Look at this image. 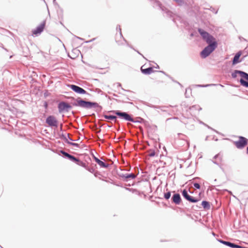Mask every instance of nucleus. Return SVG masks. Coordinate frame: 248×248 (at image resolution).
<instances>
[{"instance_id": "f257e3e1", "label": "nucleus", "mask_w": 248, "mask_h": 248, "mask_svg": "<svg viewBox=\"0 0 248 248\" xmlns=\"http://www.w3.org/2000/svg\"><path fill=\"white\" fill-rule=\"evenodd\" d=\"M198 31L202 39L208 44L201 52V57L202 58H205L209 56L217 47V43L213 36L204 30L199 28Z\"/></svg>"}, {"instance_id": "f03ea898", "label": "nucleus", "mask_w": 248, "mask_h": 248, "mask_svg": "<svg viewBox=\"0 0 248 248\" xmlns=\"http://www.w3.org/2000/svg\"><path fill=\"white\" fill-rule=\"evenodd\" d=\"M70 98L74 101V102L72 103L73 106L79 107L86 109L96 108V111H101L102 109V107L96 102L86 101L79 97L77 98L71 97Z\"/></svg>"}, {"instance_id": "7ed1b4c3", "label": "nucleus", "mask_w": 248, "mask_h": 248, "mask_svg": "<svg viewBox=\"0 0 248 248\" xmlns=\"http://www.w3.org/2000/svg\"><path fill=\"white\" fill-rule=\"evenodd\" d=\"M237 74H239L242 78L239 80L240 84L243 87L248 88V74L243 71L235 70L232 73V78H236Z\"/></svg>"}, {"instance_id": "20e7f679", "label": "nucleus", "mask_w": 248, "mask_h": 248, "mask_svg": "<svg viewBox=\"0 0 248 248\" xmlns=\"http://www.w3.org/2000/svg\"><path fill=\"white\" fill-rule=\"evenodd\" d=\"M111 112L116 115L118 117L121 119L134 123L141 122L140 120H135L134 119L132 118V115L129 114L126 112H124L120 110H112Z\"/></svg>"}, {"instance_id": "39448f33", "label": "nucleus", "mask_w": 248, "mask_h": 248, "mask_svg": "<svg viewBox=\"0 0 248 248\" xmlns=\"http://www.w3.org/2000/svg\"><path fill=\"white\" fill-rule=\"evenodd\" d=\"M72 108L71 105L64 101H61L58 104V111L60 113L67 112Z\"/></svg>"}, {"instance_id": "423d86ee", "label": "nucleus", "mask_w": 248, "mask_h": 248, "mask_svg": "<svg viewBox=\"0 0 248 248\" xmlns=\"http://www.w3.org/2000/svg\"><path fill=\"white\" fill-rule=\"evenodd\" d=\"M248 140L246 138L240 136L239 140L234 141V144L238 149L244 148L248 144Z\"/></svg>"}, {"instance_id": "0eeeda50", "label": "nucleus", "mask_w": 248, "mask_h": 248, "mask_svg": "<svg viewBox=\"0 0 248 248\" xmlns=\"http://www.w3.org/2000/svg\"><path fill=\"white\" fill-rule=\"evenodd\" d=\"M182 195L186 200L190 202L196 203L200 200L199 198H195L189 195L187 190L185 189L182 191Z\"/></svg>"}, {"instance_id": "6e6552de", "label": "nucleus", "mask_w": 248, "mask_h": 248, "mask_svg": "<svg viewBox=\"0 0 248 248\" xmlns=\"http://www.w3.org/2000/svg\"><path fill=\"white\" fill-rule=\"evenodd\" d=\"M46 123L50 127H57L58 126V121L53 115L47 116L46 120Z\"/></svg>"}, {"instance_id": "1a4fd4ad", "label": "nucleus", "mask_w": 248, "mask_h": 248, "mask_svg": "<svg viewBox=\"0 0 248 248\" xmlns=\"http://www.w3.org/2000/svg\"><path fill=\"white\" fill-rule=\"evenodd\" d=\"M68 87L75 93L79 94H88L82 88L74 84H69Z\"/></svg>"}, {"instance_id": "9d476101", "label": "nucleus", "mask_w": 248, "mask_h": 248, "mask_svg": "<svg viewBox=\"0 0 248 248\" xmlns=\"http://www.w3.org/2000/svg\"><path fill=\"white\" fill-rule=\"evenodd\" d=\"M45 25L46 20H44L32 31V33L35 35L40 34L43 31Z\"/></svg>"}, {"instance_id": "9b49d317", "label": "nucleus", "mask_w": 248, "mask_h": 248, "mask_svg": "<svg viewBox=\"0 0 248 248\" xmlns=\"http://www.w3.org/2000/svg\"><path fill=\"white\" fill-rule=\"evenodd\" d=\"M60 153L63 155V157L69 159L70 161L76 163L78 161V158L67 153L63 150H61Z\"/></svg>"}, {"instance_id": "f8f14e48", "label": "nucleus", "mask_w": 248, "mask_h": 248, "mask_svg": "<svg viewBox=\"0 0 248 248\" xmlns=\"http://www.w3.org/2000/svg\"><path fill=\"white\" fill-rule=\"evenodd\" d=\"M173 192L174 194L171 198L172 202L176 205H179L182 201L180 195L179 193H176L175 191H173Z\"/></svg>"}, {"instance_id": "ddd939ff", "label": "nucleus", "mask_w": 248, "mask_h": 248, "mask_svg": "<svg viewBox=\"0 0 248 248\" xmlns=\"http://www.w3.org/2000/svg\"><path fill=\"white\" fill-rule=\"evenodd\" d=\"M119 176L123 179L124 181H127L129 179H134L136 178L137 175L131 173L120 174Z\"/></svg>"}, {"instance_id": "4468645a", "label": "nucleus", "mask_w": 248, "mask_h": 248, "mask_svg": "<svg viewBox=\"0 0 248 248\" xmlns=\"http://www.w3.org/2000/svg\"><path fill=\"white\" fill-rule=\"evenodd\" d=\"M242 54L241 51H239L234 55L232 60V65H235L236 64L240 63L241 61L239 60L240 57Z\"/></svg>"}, {"instance_id": "2eb2a0df", "label": "nucleus", "mask_w": 248, "mask_h": 248, "mask_svg": "<svg viewBox=\"0 0 248 248\" xmlns=\"http://www.w3.org/2000/svg\"><path fill=\"white\" fill-rule=\"evenodd\" d=\"M141 71L145 75H149L154 72V70L152 67H149L146 69H143L142 67H141Z\"/></svg>"}, {"instance_id": "dca6fc26", "label": "nucleus", "mask_w": 248, "mask_h": 248, "mask_svg": "<svg viewBox=\"0 0 248 248\" xmlns=\"http://www.w3.org/2000/svg\"><path fill=\"white\" fill-rule=\"evenodd\" d=\"M104 117L106 119H108L110 120H113L114 121L115 123H118L117 121V116L115 115H104Z\"/></svg>"}, {"instance_id": "f3484780", "label": "nucleus", "mask_w": 248, "mask_h": 248, "mask_svg": "<svg viewBox=\"0 0 248 248\" xmlns=\"http://www.w3.org/2000/svg\"><path fill=\"white\" fill-rule=\"evenodd\" d=\"M97 163L98 164V165H99V166L101 168H108L109 166V165L108 164L106 163L100 159L98 161Z\"/></svg>"}, {"instance_id": "a211bd4d", "label": "nucleus", "mask_w": 248, "mask_h": 248, "mask_svg": "<svg viewBox=\"0 0 248 248\" xmlns=\"http://www.w3.org/2000/svg\"><path fill=\"white\" fill-rule=\"evenodd\" d=\"M201 205L203 207V208L205 209H209L210 208V205L209 202L206 201H203L202 202Z\"/></svg>"}, {"instance_id": "6ab92c4d", "label": "nucleus", "mask_w": 248, "mask_h": 248, "mask_svg": "<svg viewBox=\"0 0 248 248\" xmlns=\"http://www.w3.org/2000/svg\"><path fill=\"white\" fill-rule=\"evenodd\" d=\"M189 109L191 112H193L195 110H202V108H201L199 105H193L189 108Z\"/></svg>"}, {"instance_id": "aec40b11", "label": "nucleus", "mask_w": 248, "mask_h": 248, "mask_svg": "<svg viewBox=\"0 0 248 248\" xmlns=\"http://www.w3.org/2000/svg\"><path fill=\"white\" fill-rule=\"evenodd\" d=\"M220 86L222 87H223L224 86L220 84H206V85H198L197 86L200 87H206L209 86Z\"/></svg>"}, {"instance_id": "412c9836", "label": "nucleus", "mask_w": 248, "mask_h": 248, "mask_svg": "<svg viewBox=\"0 0 248 248\" xmlns=\"http://www.w3.org/2000/svg\"><path fill=\"white\" fill-rule=\"evenodd\" d=\"M76 163L77 164H78V165L84 168L85 169H86V168L87 167V165H86V164L85 163H84L83 161L79 160L78 158V161H77V162Z\"/></svg>"}, {"instance_id": "4be33fe9", "label": "nucleus", "mask_w": 248, "mask_h": 248, "mask_svg": "<svg viewBox=\"0 0 248 248\" xmlns=\"http://www.w3.org/2000/svg\"><path fill=\"white\" fill-rule=\"evenodd\" d=\"M158 5L159 6L160 9L162 11H165L166 13L168 15L170 16V14L171 13L170 11L169 10L166 9L165 8L162 7L160 3H158Z\"/></svg>"}, {"instance_id": "5701e85b", "label": "nucleus", "mask_w": 248, "mask_h": 248, "mask_svg": "<svg viewBox=\"0 0 248 248\" xmlns=\"http://www.w3.org/2000/svg\"><path fill=\"white\" fill-rule=\"evenodd\" d=\"M217 159L219 160V162H221L222 160V156H221L219 154H217L216 155H215L214 156L213 160H217Z\"/></svg>"}, {"instance_id": "b1692460", "label": "nucleus", "mask_w": 248, "mask_h": 248, "mask_svg": "<svg viewBox=\"0 0 248 248\" xmlns=\"http://www.w3.org/2000/svg\"><path fill=\"white\" fill-rule=\"evenodd\" d=\"M116 30L117 31H119L120 36L121 37H122L124 39V40L126 42V40L123 36L120 25H118L117 26Z\"/></svg>"}, {"instance_id": "393cba45", "label": "nucleus", "mask_w": 248, "mask_h": 248, "mask_svg": "<svg viewBox=\"0 0 248 248\" xmlns=\"http://www.w3.org/2000/svg\"><path fill=\"white\" fill-rule=\"evenodd\" d=\"M153 108H158L163 111H165V108H167L166 106H153Z\"/></svg>"}, {"instance_id": "a878e982", "label": "nucleus", "mask_w": 248, "mask_h": 248, "mask_svg": "<svg viewBox=\"0 0 248 248\" xmlns=\"http://www.w3.org/2000/svg\"><path fill=\"white\" fill-rule=\"evenodd\" d=\"M171 196V192L168 191L167 193H165L164 194V197L166 200H169Z\"/></svg>"}, {"instance_id": "bb28decb", "label": "nucleus", "mask_w": 248, "mask_h": 248, "mask_svg": "<svg viewBox=\"0 0 248 248\" xmlns=\"http://www.w3.org/2000/svg\"><path fill=\"white\" fill-rule=\"evenodd\" d=\"M212 162L213 163H214L215 164H216L217 165V166H218L221 169H222V167H221V166L220 165V162H219V160L217 159V160H212Z\"/></svg>"}, {"instance_id": "cd10ccee", "label": "nucleus", "mask_w": 248, "mask_h": 248, "mask_svg": "<svg viewBox=\"0 0 248 248\" xmlns=\"http://www.w3.org/2000/svg\"><path fill=\"white\" fill-rule=\"evenodd\" d=\"M67 143H68V144H70L71 145H72L74 147H76L78 148L79 147V145L77 143L72 142L68 141H67Z\"/></svg>"}, {"instance_id": "c85d7f7f", "label": "nucleus", "mask_w": 248, "mask_h": 248, "mask_svg": "<svg viewBox=\"0 0 248 248\" xmlns=\"http://www.w3.org/2000/svg\"><path fill=\"white\" fill-rule=\"evenodd\" d=\"M155 152L154 150H150L149 151V155L151 157H153L155 155Z\"/></svg>"}, {"instance_id": "c756f323", "label": "nucleus", "mask_w": 248, "mask_h": 248, "mask_svg": "<svg viewBox=\"0 0 248 248\" xmlns=\"http://www.w3.org/2000/svg\"><path fill=\"white\" fill-rule=\"evenodd\" d=\"M85 169L91 173H93V172L94 171V170L93 168H90V167H88L87 166Z\"/></svg>"}, {"instance_id": "7c9ffc66", "label": "nucleus", "mask_w": 248, "mask_h": 248, "mask_svg": "<svg viewBox=\"0 0 248 248\" xmlns=\"http://www.w3.org/2000/svg\"><path fill=\"white\" fill-rule=\"evenodd\" d=\"M193 186H194V187L196 189H199L201 188L200 185L198 183H194L193 184Z\"/></svg>"}, {"instance_id": "2f4dec72", "label": "nucleus", "mask_w": 248, "mask_h": 248, "mask_svg": "<svg viewBox=\"0 0 248 248\" xmlns=\"http://www.w3.org/2000/svg\"><path fill=\"white\" fill-rule=\"evenodd\" d=\"M62 138L64 140L65 142H67L68 141L67 139L66 138V136L64 134L62 135Z\"/></svg>"}, {"instance_id": "473e14b6", "label": "nucleus", "mask_w": 248, "mask_h": 248, "mask_svg": "<svg viewBox=\"0 0 248 248\" xmlns=\"http://www.w3.org/2000/svg\"><path fill=\"white\" fill-rule=\"evenodd\" d=\"M93 158L94 160V161L97 163L98 162V161L99 160V159H98L97 157H96L93 155Z\"/></svg>"}, {"instance_id": "72a5a7b5", "label": "nucleus", "mask_w": 248, "mask_h": 248, "mask_svg": "<svg viewBox=\"0 0 248 248\" xmlns=\"http://www.w3.org/2000/svg\"><path fill=\"white\" fill-rule=\"evenodd\" d=\"M95 40V38H93L92 39H91L90 40L86 41L85 43H89L93 42V41H94Z\"/></svg>"}, {"instance_id": "f704fd0d", "label": "nucleus", "mask_w": 248, "mask_h": 248, "mask_svg": "<svg viewBox=\"0 0 248 248\" xmlns=\"http://www.w3.org/2000/svg\"><path fill=\"white\" fill-rule=\"evenodd\" d=\"M174 0L179 3H181L183 2V0Z\"/></svg>"}, {"instance_id": "c9c22d12", "label": "nucleus", "mask_w": 248, "mask_h": 248, "mask_svg": "<svg viewBox=\"0 0 248 248\" xmlns=\"http://www.w3.org/2000/svg\"><path fill=\"white\" fill-rule=\"evenodd\" d=\"M44 106L46 108H47V106H48V104L46 102H45L44 103Z\"/></svg>"}, {"instance_id": "e433bc0d", "label": "nucleus", "mask_w": 248, "mask_h": 248, "mask_svg": "<svg viewBox=\"0 0 248 248\" xmlns=\"http://www.w3.org/2000/svg\"><path fill=\"white\" fill-rule=\"evenodd\" d=\"M68 139L71 140V141H75V140H73L72 139H71L70 137V135L69 134H68Z\"/></svg>"}, {"instance_id": "4c0bfd02", "label": "nucleus", "mask_w": 248, "mask_h": 248, "mask_svg": "<svg viewBox=\"0 0 248 248\" xmlns=\"http://www.w3.org/2000/svg\"><path fill=\"white\" fill-rule=\"evenodd\" d=\"M173 80V81H174V82L177 83V84H178L181 87H182V84L181 83H180L179 82L176 81H174V80Z\"/></svg>"}, {"instance_id": "58836bf2", "label": "nucleus", "mask_w": 248, "mask_h": 248, "mask_svg": "<svg viewBox=\"0 0 248 248\" xmlns=\"http://www.w3.org/2000/svg\"><path fill=\"white\" fill-rule=\"evenodd\" d=\"M125 189H126L128 191H131L132 190H133L132 188H127V187H125Z\"/></svg>"}, {"instance_id": "ea45409f", "label": "nucleus", "mask_w": 248, "mask_h": 248, "mask_svg": "<svg viewBox=\"0 0 248 248\" xmlns=\"http://www.w3.org/2000/svg\"><path fill=\"white\" fill-rule=\"evenodd\" d=\"M134 50H135L136 51V50L135 49ZM136 51L138 53H139L140 55H141L143 58H144V56H143V55H142L139 51L136 50Z\"/></svg>"}, {"instance_id": "a19ab883", "label": "nucleus", "mask_w": 248, "mask_h": 248, "mask_svg": "<svg viewBox=\"0 0 248 248\" xmlns=\"http://www.w3.org/2000/svg\"><path fill=\"white\" fill-rule=\"evenodd\" d=\"M226 191H228V192L229 194H232V192H231V191H229V190H226Z\"/></svg>"}, {"instance_id": "79ce46f5", "label": "nucleus", "mask_w": 248, "mask_h": 248, "mask_svg": "<svg viewBox=\"0 0 248 248\" xmlns=\"http://www.w3.org/2000/svg\"><path fill=\"white\" fill-rule=\"evenodd\" d=\"M207 126V127L209 129H212V130H214L212 128H211V127H210L208 125H206Z\"/></svg>"}, {"instance_id": "37998d69", "label": "nucleus", "mask_w": 248, "mask_h": 248, "mask_svg": "<svg viewBox=\"0 0 248 248\" xmlns=\"http://www.w3.org/2000/svg\"><path fill=\"white\" fill-rule=\"evenodd\" d=\"M76 37H77V38L79 39L83 40V39H82V38H80V37H78V36H77Z\"/></svg>"}, {"instance_id": "c03bdc74", "label": "nucleus", "mask_w": 248, "mask_h": 248, "mask_svg": "<svg viewBox=\"0 0 248 248\" xmlns=\"http://www.w3.org/2000/svg\"><path fill=\"white\" fill-rule=\"evenodd\" d=\"M196 207L197 208H201V207H200V206H198V205H196Z\"/></svg>"}, {"instance_id": "a18cd8bd", "label": "nucleus", "mask_w": 248, "mask_h": 248, "mask_svg": "<svg viewBox=\"0 0 248 248\" xmlns=\"http://www.w3.org/2000/svg\"><path fill=\"white\" fill-rule=\"evenodd\" d=\"M247 154H248V146L247 148Z\"/></svg>"}, {"instance_id": "49530a36", "label": "nucleus", "mask_w": 248, "mask_h": 248, "mask_svg": "<svg viewBox=\"0 0 248 248\" xmlns=\"http://www.w3.org/2000/svg\"><path fill=\"white\" fill-rule=\"evenodd\" d=\"M127 46H129V44H127ZM130 46L131 48H133V49H134L133 48V47H132V46Z\"/></svg>"}, {"instance_id": "de8ad7c7", "label": "nucleus", "mask_w": 248, "mask_h": 248, "mask_svg": "<svg viewBox=\"0 0 248 248\" xmlns=\"http://www.w3.org/2000/svg\"><path fill=\"white\" fill-rule=\"evenodd\" d=\"M212 234H213L214 236H215V235H216V234H215V233L214 232H212Z\"/></svg>"}, {"instance_id": "09e8293b", "label": "nucleus", "mask_w": 248, "mask_h": 248, "mask_svg": "<svg viewBox=\"0 0 248 248\" xmlns=\"http://www.w3.org/2000/svg\"><path fill=\"white\" fill-rule=\"evenodd\" d=\"M138 119H140V120H142V119H141V118L139 117V118H138Z\"/></svg>"}, {"instance_id": "8fccbe9b", "label": "nucleus", "mask_w": 248, "mask_h": 248, "mask_svg": "<svg viewBox=\"0 0 248 248\" xmlns=\"http://www.w3.org/2000/svg\"><path fill=\"white\" fill-rule=\"evenodd\" d=\"M159 72H162V73H164V74H165V73L164 72H163V71H159Z\"/></svg>"}, {"instance_id": "3c124183", "label": "nucleus", "mask_w": 248, "mask_h": 248, "mask_svg": "<svg viewBox=\"0 0 248 248\" xmlns=\"http://www.w3.org/2000/svg\"><path fill=\"white\" fill-rule=\"evenodd\" d=\"M55 1H56V0H53V3H55Z\"/></svg>"}, {"instance_id": "603ef678", "label": "nucleus", "mask_w": 248, "mask_h": 248, "mask_svg": "<svg viewBox=\"0 0 248 248\" xmlns=\"http://www.w3.org/2000/svg\"><path fill=\"white\" fill-rule=\"evenodd\" d=\"M119 86H121V84L120 83H118Z\"/></svg>"}, {"instance_id": "864d4df0", "label": "nucleus", "mask_w": 248, "mask_h": 248, "mask_svg": "<svg viewBox=\"0 0 248 248\" xmlns=\"http://www.w3.org/2000/svg\"><path fill=\"white\" fill-rule=\"evenodd\" d=\"M72 113L74 114V111H72Z\"/></svg>"}, {"instance_id": "5fc2aeb1", "label": "nucleus", "mask_w": 248, "mask_h": 248, "mask_svg": "<svg viewBox=\"0 0 248 248\" xmlns=\"http://www.w3.org/2000/svg\"><path fill=\"white\" fill-rule=\"evenodd\" d=\"M45 1V0H43Z\"/></svg>"}]
</instances>
